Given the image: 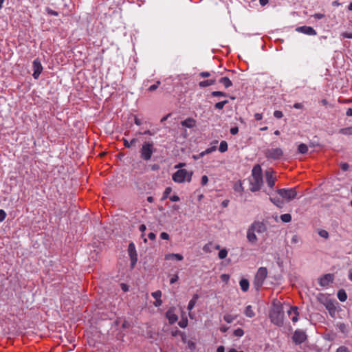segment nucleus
Instances as JSON below:
<instances>
[{
  "mask_svg": "<svg viewBox=\"0 0 352 352\" xmlns=\"http://www.w3.org/2000/svg\"><path fill=\"white\" fill-rule=\"evenodd\" d=\"M250 181V190L252 192L258 191L263 184V175H262V169L259 164L255 165L252 170V175L249 179Z\"/></svg>",
  "mask_w": 352,
  "mask_h": 352,
  "instance_id": "f257e3e1",
  "label": "nucleus"
},
{
  "mask_svg": "<svg viewBox=\"0 0 352 352\" xmlns=\"http://www.w3.org/2000/svg\"><path fill=\"white\" fill-rule=\"evenodd\" d=\"M266 231L267 226L264 223L261 221H254L248 229L247 239L250 243L255 244L258 241L256 233L259 234H263Z\"/></svg>",
  "mask_w": 352,
  "mask_h": 352,
  "instance_id": "f03ea898",
  "label": "nucleus"
},
{
  "mask_svg": "<svg viewBox=\"0 0 352 352\" xmlns=\"http://www.w3.org/2000/svg\"><path fill=\"white\" fill-rule=\"evenodd\" d=\"M156 151V148L152 141H146L143 142L140 150V157L144 161H148L151 159L153 153Z\"/></svg>",
  "mask_w": 352,
  "mask_h": 352,
  "instance_id": "7ed1b4c3",
  "label": "nucleus"
},
{
  "mask_svg": "<svg viewBox=\"0 0 352 352\" xmlns=\"http://www.w3.org/2000/svg\"><path fill=\"white\" fill-rule=\"evenodd\" d=\"M271 322L274 324L282 327L284 323V311L280 305L275 306L270 312Z\"/></svg>",
  "mask_w": 352,
  "mask_h": 352,
  "instance_id": "20e7f679",
  "label": "nucleus"
},
{
  "mask_svg": "<svg viewBox=\"0 0 352 352\" xmlns=\"http://www.w3.org/2000/svg\"><path fill=\"white\" fill-rule=\"evenodd\" d=\"M192 176V172H188L186 169H179L173 175V180L177 183H182L185 180L190 182Z\"/></svg>",
  "mask_w": 352,
  "mask_h": 352,
  "instance_id": "39448f33",
  "label": "nucleus"
},
{
  "mask_svg": "<svg viewBox=\"0 0 352 352\" xmlns=\"http://www.w3.org/2000/svg\"><path fill=\"white\" fill-rule=\"evenodd\" d=\"M267 270L266 267H261L258 268L254 281V286L256 287L257 289L263 285L264 280L267 277Z\"/></svg>",
  "mask_w": 352,
  "mask_h": 352,
  "instance_id": "423d86ee",
  "label": "nucleus"
},
{
  "mask_svg": "<svg viewBox=\"0 0 352 352\" xmlns=\"http://www.w3.org/2000/svg\"><path fill=\"white\" fill-rule=\"evenodd\" d=\"M277 193L283 198L289 201L297 196L296 188H279L276 190Z\"/></svg>",
  "mask_w": 352,
  "mask_h": 352,
  "instance_id": "0eeeda50",
  "label": "nucleus"
},
{
  "mask_svg": "<svg viewBox=\"0 0 352 352\" xmlns=\"http://www.w3.org/2000/svg\"><path fill=\"white\" fill-rule=\"evenodd\" d=\"M283 155V151L280 148H267L265 151V156L267 159L279 160Z\"/></svg>",
  "mask_w": 352,
  "mask_h": 352,
  "instance_id": "6e6552de",
  "label": "nucleus"
},
{
  "mask_svg": "<svg viewBox=\"0 0 352 352\" xmlns=\"http://www.w3.org/2000/svg\"><path fill=\"white\" fill-rule=\"evenodd\" d=\"M265 181L270 188L273 189L276 181V173L271 170L265 172Z\"/></svg>",
  "mask_w": 352,
  "mask_h": 352,
  "instance_id": "1a4fd4ad",
  "label": "nucleus"
},
{
  "mask_svg": "<svg viewBox=\"0 0 352 352\" xmlns=\"http://www.w3.org/2000/svg\"><path fill=\"white\" fill-rule=\"evenodd\" d=\"M129 256L131 259V265L132 267H134L138 261V254L135 250V244L131 242L129 243L128 247Z\"/></svg>",
  "mask_w": 352,
  "mask_h": 352,
  "instance_id": "9d476101",
  "label": "nucleus"
},
{
  "mask_svg": "<svg viewBox=\"0 0 352 352\" xmlns=\"http://www.w3.org/2000/svg\"><path fill=\"white\" fill-rule=\"evenodd\" d=\"M32 68L34 71L32 76L34 79H38L43 71V66L39 58H37L34 60L32 63Z\"/></svg>",
  "mask_w": 352,
  "mask_h": 352,
  "instance_id": "9b49d317",
  "label": "nucleus"
},
{
  "mask_svg": "<svg viewBox=\"0 0 352 352\" xmlns=\"http://www.w3.org/2000/svg\"><path fill=\"white\" fill-rule=\"evenodd\" d=\"M292 339L296 344H300L306 340L307 335L305 332L302 330H296L293 335Z\"/></svg>",
  "mask_w": 352,
  "mask_h": 352,
  "instance_id": "f8f14e48",
  "label": "nucleus"
},
{
  "mask_svg": "<svg viewBox=\"0 0 352 352\" xmlns=\"http://www.w3.org/2000/svg\"><path fill=\"white\" fill-rule=\"evenodd\" d=\"M175 307H170L166 313V317L168 318L170 324L176 322L178 320L177 316L175 314Z\"/></svg>",
  "mask_w": 352,
  "mask_h": 352,
  "instance_id": "ddd939ff",
  "label": "nucleus"
},
{
  "mask_svg": "<svg viewBox=\"0 0 352 352\" xmlns=\"http://www.w3.org/2000/svg\"><path fill=\"white\" fill-rule=\"evenodd\" d=\"M333 280V275L331 274H326L319 279V284L322 287H326Z\"/></svg>",
  "mask_w": 352,
  "mask_h": 352,
  "instance_id": "4468645a",
  "label": "nucleus"
},
{
  "mask_svg": "<svg viewBox=\"0 0 352 352\" xmlns=\"http://www.w3.org/2000/svg\"><path fill=\"white\" fill-rule=\"evenodd\" d=\"M287 314L291 316L293 322H296L298 320L299 312L297 307H291L287 311Z\"/></svg>",
  "mask_w": 352,
  "mask_h": 352,
  "instance_id": "2eb2a0df",
  "label": "nucleus"
},
{
  "mask_svg": "<svg viewBox=\"0 0 352 352\" xmlns=\"http://www.w3.org/2000/svg\"><path fill=\"white\" fill-rule=\"evenodd\" d=\"M298 32H302L307 35H316V31L310 26H300L296 28Z\"/></svg>",
  "mask_w": 352,
  "mask_h": 352,
  "instance_id": "dca6fc26",
  "label": "nucleus"
},
{
  "mask_svg": "<svg viewBox=\"0 0 352 352\" xmlns=\"http://www.w3.org/2000/svg\"><path fill=\"white\" fill-rule=\"evenodd\" d=\"M339 331L342 333L345 337L351 336L352 330L349 329L346 324L344 323H339L337 324Z\"/></svg>",
  "mask_w": 352,
  "mask_h": 352,
  "instance_id": "f3484780",
  "label": "nucleus"
},
{
  "mask_svg": "<svg viewBox=\"0 0 352 352\" xmlns=\"http://www.w3.org/2000/svg\"><path fill=\"white\" fill-rule=\"evenodd\" d=\"M335 304L336 302L332 300H328L325 303V307L331 316H333L336 311V307Z\"/></svg>",
  "mask_w": 352,
  "mask_h": 352,
  "instance_id": "a211bd4d",
  "label": "nucleus"
},
{
  "mask_svg": "<svg viewBox=\"0 0 352 352\" xmlns=\"http://www.w3.org/2000/svg\"><path fill=\"white\" fill-rule=\"evenodd\" d=\"M181 124L187 128H192L195 125V120L193 118H187L182 121Z\"/></svg>",
  "mask_w": 352,
  "mask_h": 352,
  "instance_id": "6ab92c4d",
  "label": "nucleus"
},
{
  "mask_svg": "<svg viewBox=\"0 0 352 352\" xmlns=\"http://www.w3.org/2000/svg\"><path fill=\"white\" fill-rule=\"evenodd\" d=\"M337 296L341 302H345L347 299V294L344 289L338 290Z\"/></svg>",
  "mask_w": 352,
  "mask_h": 352,
  "instance_id": "aec40b11",
  "label": "nucleus"
},
{
  "mask_svg": "<svg viewBox=\"0 0 352 352\" xmlns=\"http://www.w3.org/2000/svg\"><path fill=\"white\" fill-rule=\"evenodd\" d=\"M219 82L223 85L225 88H229L232 86V81L229 79L228 77H223L221 78L219 80Z\"/></svg>",
  "mask_w": 352,
  "mask_h": 352,
  "instance_id": "412c9836",
  "label": "nucleus"
},
{
  "mask_svg": "<svg viewBox=\"0 0 352 352\" xmlns=\"http://www.w3.org/2000/svg\"><path fill=\"white\" fill-rule=\"evenodd\" d=\"M198 298H199L198 294L193 295L192 299L189 301L188 305V309L189 311H191L194 308Z\"/></svg>",
  "mask_w": 352,
  "mask_h": 352,
  "instance_id": "4be33fe9",
  "label": "nucleus"
},
{
  "mask_svg": "<svg viewBox=\"0 0 352 352\" xmlns=\"http://www.w3.org/2000/svg\"><path fill=\"white\" fill-rule=\"evenodd\" d=\"M239 285L243 292H247L248 290L250 284L247 279H241L239 282Z\"/></svg>",
  "mask_w": 352,
  "mask_h": 352,
  "instance_id": "5701e85b",
  "label": "nucleus"
},
{
  "mask_svg": "<svg viewBox=\"0 0 352 352\" xmlns=\"http://www.w3.org/2000/svg\"><path fill=\"white\" fill-rule=\"evenodd\" d=\"M216 80L214 79H209L201 81L199 83L200 87H206L210 85H212L215 83Z\"/></svg>",
  "mask_w": 352,
  "mask_h": 352,
  "instance_id": "b1692460",
  "label": "nucleus"
},
{
  "mask_svg": "<svg viewBox=\"0 0 352 352\" xmlns=\"http://www.w3.org/2000/svg\"><path fill=\"white\" fill-rule=\"evenodd\" d=\"M270 200L272 203H273L275 206H276L278 208H282L283 205V202L278 197H270Z\"/></svg>",
  "mask_w": 352,
  "mask_h": 352,
  "instance_id": "393cba45",
  "label": "nucleus"
},
{
  "mask_svg": "<svg viewBox=\"0 0 352 352\" xmlns=\"http://www.w3.org/2000/svg\"><path fill=\"white\" fill-rule=\"evenodd\" d=\"M173 258H175V259L177 260V261H182V260H183L184 257L180 254H174V253L169 254H167L166 256V260L173 259Z\"/></svg>",
  "mask_w": 352,
  "mask_h": 352,
  "instance_id": "a878e982",
  "label": "nucleus"
},
{
  "mask_svg": "<svg viewBox=\"0 0 352 352\" xmlns=\"http://www.w3.org/2000/svg\"><path fill=\"white\" fill-rule=\"evenodd\" d=\"M244 314H245V316L248 318H252L254 316L255 314L252 309V307L251 305H248L246 307H245V311H244Z\"/></svg>",
  "mask_w": 352,
  "mask_h": 352,
  "instance_id": "bb28decb",
  "label": "nucleus"
},
{
  "mask_svg": "<svg viewBox=\"0 0 352 352\" xmlns=\"http://www.w3.org/2000/svg\"><path fill=\"white\" fill-rule=\"evenodd\" d=\"M339 133L345 135H352V126L340 129L339 130Z\"/></svg>",
  "mask_w": 352,
  "mask_h": 352,
  "instance_id": "cd10ccee",
  "label": "nucleus"
},
{
  "mask_svg": "<svg viewBox=\"0 0 352 352\" xmlns=\"http://www.w3.org/2000/svg\"><path fill=\"white\" fill-rule=\"evenodd\" d=\"M298 151L301 154H305L308 151V147L305 144L301 143L298 145Z\"/></svg>",
  "mask_w": 352,
  "mask_h": 352,
  "instance_id": "c85d7f7f",
  "label": "nucleus"
},
{
  "mask_svg": "<svg viewBox=\"0 0 352 352\" xmlns=\"http://www.w3.org/2000/svg\"><path fill=\"white\" fill-rule=\"evenodd\" d=\"M137 140H138L136 138H133L130 142H129L127 140L124 139V145L126 148H130L131 146H134Z\"/></svg>",
  "mask_w": 352,
  "mask_h": 352,
  "instance_id": "c756f323",
  "label": "nucleus"
},
{
  "mask_svg": "<svg viewBox=\"0 0 352 352\" xmlns=\"http://www.w3.org/2000/svg\"><path fill=\"white\" fill-rule=\"evenodd\" d=\"M280 218L281 221L284 223H289L292 221V216L290 214L288 213L281 214Z\"/></svg>",
  "mask_w": 352,
  "mask_h": 352,
  "instance_id": "7c9ffc66",
  "label": "nucleus"
},
{
  "mask_svg": "<svg viewBox=\"0 0 352 352\" xmlns=\"http://www.w3.org/2000/svg\"><path fill=\"white\" fill-rule=\"evenodd\" d=\"M228 143L226 141H221L219 147V151L221 153H224L228 150Z\"/></svg>",
  "mask_w": 352,
  "mask_h": 352,
  "instance_id": "2f4dec72",
  "label": "nucleus"
},
{
  "mask_svg": "<svg viewBox=\"0 0 352 352\" xmlns=\"http://www.w3.org/2000/svg\"><path fill=\"white\" fill-rule=\"evenodd\" d=\"M228 103V100H223V101H221V102H217L215 104H214V107L215 109H222L224 106Z\"/></svg>",
  "mask_w": 352,
  "mask_h": 352,
  "instance_id": "473e14b6",
  "label": "nucleus"
},
{
  "mask_svg": "<svg viewBox=\"0 0 352 352\" xmlns=\"http://www.w3.org/2000/svg\"><path fill=\"white\" fill-rule=\"evenodd\" d=\"M235 318H236V316H234L230 315V314H226V315L223 316V319H224V320H225L227 323H231V322H232Z\"/></svg>",
  "mask_w": 352,
  "mask_h": 352,
  "instance_id": "72a5a7b5",
  "label": "nucleus"
},
{
  "mask_svg": "<svg viewBox=\"0 0 352 352\" xmlns=\"http://www.w3.org/2000/svg\"><path fill=\"white\" fill-rule=\"evenodd\" d=\"M211 95L214 97L227 96V94L220 91H214L211 93Z\"/></svg>",
  "mask_w": 352,
  "mask_h": 352,
  "instance_id": "f704fd0d",
  "label": "nucleus"
},
{
  "mask_svg": "<svg viewBox=\"0 0 352 352\" xmlns=\"http://www.w3.org/2000/svg\"><path fill=\"white\" fill-rule=\"evenodd\" d=\"M228 255V251L226 250V249H222L219 251V258L220 259H223L225 258Z\"/></svg>",
  "mask_w": 352,
  "mask_h": 352,
  "instance_id": "c9c22d12",
  "label": "nucleus"
},
{
  "mask_svg": "<svg viewBox=\"0 0 352 352\" xmlns=\"http://www.w3.org/2000/svg\"><path fill=\"white\" fill-rule=\"evenodd\" d=\"M234 335L236 337H242L244 335V331L241 328H238L234 331Z\"/></svg>",
  "mask_w": 352,
  "mask_h": 352,
  "instance_id": "e433bc0d",
  "label": "nucleus"
},
{
  "mask_svg": "<svg viewBox=\"0 0 352 352\" xmlns=\"http://www.w3.org/2000/svg\"><path fill=\"white\" fill-rule=\"evenodd\" d=\"M216 149H217V146H213L206 148L205 151H202V153H203L204 155H208V154L211 153L212 152L216 151Z\"/></svg>",
  "mask_w": 352,
  "mask_h": 352,
  "instance_id": "4c0bfd02",
  "label": "nucleus"
},
{
  "mask_svg": "<svg viewBox=\"0 0 352 352\" xmlns=\"http://www.w3.org/2000/svg\"><path fill=\"white\" fill-rule=\"evenodd\" d=\"M170 192H171V188L170 187L166 188L163 193L162 200H164V199H167L168 197V195L170 193Z\"/></svg>",
  "mask_w": 352,
  "mask_h": 352,
  "instance_id": "58836bf2",
  "label": "nucleus"
},
{
  "mask_svg": "<svg viewBox=\"0 0 352 352\" xmlns=\"http://www.w3.org/2000/svg\"><path fill=\"white\" fill-rule=\"evenodd\" d=\"M178 325L181 327V328H185L187 327L188 325V319L186 318L185 319H182V320H180L179 322H178Z\"/></svg>",
  "mask_w": 352,
  "mask_h": 352,
  "instance_id": "ea45409f",
  "label": "nucleus"
},
{
  "mask_svg": "<svg viewBox=\"0 0 352 352\" xmlns=\"http://www.w3.org/2000/svg\"><path fill=\"white\" fill-rule=\"evenodd\" d=\"M45 10H46L47 13L50 15L55 16H58V12L53 10L52 9H51L50 8H46Z\"/></svg>",
  "mask_w": 352,
  "mask_h": 352,
  "instance_id": "a19ab883",
  "label": "nucleus"
},
{
  "mask_svg": "<svg viewBox=\"0 0 352 352\" xmlns=\"http://www.w3.org/2000/svg\"><path fill=\"white\" fill-rule=\"evenodd\" d=\"M160 81H157L155 84L154 85H151L148 88V91H155V89H157L158 86L160 85Z\"/></svg>",
  "mask_w": 352,
  "mask_h": 352,
  "instance_id": "79ce46f5",
  "label": "nucleus"
},
{
  "mask_svg": "<svg viewBox=\"0 0 352 352\" xmlns=\"http://www.w3.org/2000/svg\"><path fill=\"white\" fill-rule=\"evenodd\" d=\"M318 234L322 237V238H324V239H327L329 237V233L327 231H326L325 230H320L319 232H318Z\"/></svg>",
  "mask_w": 352,
  "mask_h": 352,
  "instance_id": "37998d69",
  "label": "nucleus"
},
{
  "mask_svg": "<svg viewBox=\"0 0 352 352\" xmlns=\"http://www.w3.org/2000/svg\"><path fill=\"white\" fill-rule=\"evenodd\" d=\"M152 296L155 298L156 300L157 299H160L161 296H162V292L161 291L158 290V291H156L155 292H153L151 294Z\"/></svg>",
  "mask_w": 352,
  "mask_h": 352,
  "instance_id": "c03bdc74",
  "label": "nucleus"
},
{
  "mask_svg": "<svg viewBox=\"0 0 352 352\" xmlns=\"http://www.w3.org/2000/svg\"><path fill=\"white\" fill-rule=\"evenodd\" d=\"M212 243H208L207 244H206L204 247H203V250L204 252H211V246H212Z\"/></svg>",
  "mask_w": 352,
  "mask_h": 352,
  "instance_id": "a18cd8bd",
  "label": "nucleus"
},
{
  "mask_svg": "<svg viewBox=\"0 0 352 352\" xmlns=\"http://www.w3.org/2000/svg\"><path fill=\"white\" fill-rule=\"evenodd\" d=\"M274 116L276 118L280 119L283 116V113L281 111L276 110L274 112Z\"/></svg>",
  "mask_w": 352,
  "mask_h": 352,
  "instance_id": "49530a36",
  "label": "nucleus"
},
{
  "mask_svg": "<svg viewBox=\"0 0 352 352\" xmlns=\"http://www.w3.org/2000/svg\"><path fill=\"white\" fill-rule=\"evenodd\" d=\"M6 215V212L3 210L0 209V222L5 220Z\"/></svg>",
  "mask_w": 352,
  "mask_h": 352,
  "instance_id": "de8ad7c7",
  "label": "nucleus"
},
{
  "mask_svg": "<svg viewBox=\"0 0 352 352\" xmlns=\"http://www.w3.org/2000/svg\"><path fill=\"white\" fill-rule=\"evenodd\" d=\"M340 168L343 171H346L349 168V165L346 162H343L340 164Z\"/></svg>",
  "mask_w": 352,
  "mask_h": 352,
  "instance_id": "09e8293b",
  "label": "nucleus"
},
{
  "mask_svg": "<svg viewBox=\"0 0 352 352\" xmlns=\"http://www.w3.org/2000/svg\"><path fill=\"white\" fill-rule=\"evenodd\" d=\"M208 177H207L206 175H203V176L201 177V185H202V186H205V185H206V184H207V183H208Z\"/></svg>",
  "mask_w": 352,
  "mask_h": 352,
  "instance_id": "8fccbe9b",
  "label": "nucleus"
},
{
  "mask_svg": "<svg viewBox=\"0 0 352 352\" xmlns=\"http://www.w3.org/2000/svg\"><path fill=\"white\" fill-rule=\"evenodd\" d=\"M336 352H350L349 350L344 346H340L338 349H337Z\"/></svg>",
  "mask_w": 352,
  "mask_h": 352,
  "instance_id": "3c124183",
  "label": "nucleus"
},
{
  "mask_svg": "<svg viewBox=\"0 0 352 352\" xmlns=\"http://www.w3.org/2000/svg\"><path fill=\"white\" fill-rule=\"evenodd\" d=\"M234 190L237 192H242L243 191V187L241 184H239V185L236 184L234 186Z\"/></svg>",
  "mask_w": 352,
  "mask_h": 352,
  "instance_id": "603ef678",
  "label": "nucleus"
},
{
  "mask_svg": "<svg viewBox=\"0 0 352 352\" xmlns=\"http://www.w3.org/2000/svg\"><path fill=\"white\" fill-rule=\"evenodd\" d=\"M149 167H150L151 170H153V171L158 170L160 168V165L157 164L150 165Z\"/></svg>",
  "mask_w": 352,
  "mask_h": 352,
  "instance_id": "864d4df0",
  "label": "nucleus"
},
{
  "mask_svg": "<svg viewBox=\"0 0 352 352\" xmlns=\"http://www.w3.org/2000/svg\"><path fill=\"white\" fill-rule=\"evenodd\" d=\"M239 132V128L237 126L232 127L230 129V133L232 135H236Z\"/></svg>",
  "mask_w": 352,
  "mask_h": 352,
  "instance_id": "5fc2aeb1",
  "label": "nucleus"
},
{
  "mask_svg": "<svg viewBox=\"0 0 352 352\" xmlns=\"http://www.w3.org/2000/svg\"><path fill=\"white\" fill-rule=\"evenodd\" d=\"M179 279V276L176 274V275H174L170 280V284H174L175 283H176Z\"/></svg>",
  "mask_w": 352,
  "mask_h": 352,
  "instance_id": "6e6d98bb",
  "label": "nucleus"
},
{
  "mask_svg": "<svg viewBox=\"0 0 352 352\" xmlns=\"http://www.w3.org/2000/svg\"><path fill=\"white\" fill-rule=\"evenodd\" d=\"M199 76L202 78H208L210 76V73L208 72H202L199 74Z\"/></svg>",
  "mask_w": 352,
  "mask_h": 352,
  "instance_id": "4d7b16f0",
  "label": "nucleus"
},
{
  "mask_svg": "<svg viewBox=\"0 0 352 352\" xmlns=\"http://www.w3.org/2000/svg\"><path fill=\"white\" fill-rule=\"evenodd\" d=\"M160 237L164 240H168L169 239V235L166 232H162L160 234Z\"/></svg>",
  "mask_w": 352,
  "mask_h": 352,
  "instance_id": "13d9d810",
  "label": "nucleus"
},
{
  "mask_svg": "<svg viewBox=\"0 0 352 352\" xmlns=\"http://www.w3.org/2000/svg\"><path fill=\"white\" fill-rule=\"evenodd\" d=\"M292 243H297L299 241V237L297 235H294L291 240Z\"/></svg>",
  "mask_w": 352,
  "mask_h": 352,
  "instance_id": "bf43d9fd",
  "label": "nucleus"
},
{
  "mask_svg": "<svg viewBox=\"0 0 352 352\" xmlns=\"http://www.w3.org/2000/svg\"><path fill=\"white\" fill-rule=\"evenodd\" d=\"M169 199L171 201H179V197L177 195H172V196L169 197Z\"/></svg>",
  "mask_w": 352,
  "mask_h": 352,
  "instance_id": "052dcab7",
  "label": "nucleus"
},
{
  "mask_svg": "<svg viewBox=\"0 0 352 352\" xmlns=\"http://www.w3.org/2000/svg\"><path fill=\"white\" fill-rule=\"evenodd\" d=\"M204 155L203 154L202 152H201L200 153H199L198 155H195L192 156L193 159L194 160H199L200 158L203 157Z\"/></svg>",
  "mask_w": 352,
  "mask_h": 352,
  "instance_id": "680f3d73",
  "label": "nucleus"
},
{
  "mask_svg": "<svg viewBox=\"0 0 352 352\" xmlns=\"http://www.w3.org/2000/svg\"><path fill=\"white\" fill-rule=\"evenodd\" d=\"M254 118L256 120H261L263 118V116L261 113H256L254 114Z\"/></svg>",
  "mask_w": 352,
  "mask_h": 352,
  "instance_id": "e2e57ef3",
  "label": "nucleus"
},
{
  "mask_svg": "<svg viewBox=\"0 0 352 352\" xmlns=\"http://www.w3.org/2000/svg\"><path fill=\"white\" fill-rule=\"evenodd\" d=\"M134 122L138 126H140L142 124V121L136 116H135Z\"/></svg>",
  "mask_w": 352,
  "mask_h": 352,
  "instance_id": "0e129e2a",
  "label": "nucleus"
},
{
  "mask_svg": "<svg viewBox=\"0 0 352 352\" xmlns=\"http://www.w3.org/2000/svg\"><path fill=\"white\" fill-rule=\"evenodd\" d=\"M221 278L223 281H228L229 280L230 276L228 274H222L221 276Z\"/></svg>",
  "mask_w": 352,
  "mask_h": 352,
  "instance_id": "69168bd1",
  "label": "nucleus"
},
{
  "mask_svg": "<svg viewBox=\"0 0 352 352\" xmlns=\"http://www.w3.org/2000/svg\"><path fill=\"white\" fill-rule=\"evenodd\" d=\"M343 37L347 38H352V33L344 32L342 34Z\"/></svg>",
  "mask_w": 352,
  "mask_h": 352,
  "instance_id": "338daca9",
  "label": "nucleus"
},
{
  "mask_svg": "<svg viewBox=\"0 0 352 352\" xmlns=\"http://www.w3.org/2000/svg\"><path fill=\"white\" fill-rule=\"evenodd\" d=\"M224 351H225V348L223 346H218V348L217 349V352H224Z\"/></svg>",
  "mask_w": 352,
  "mask_h": 352,
  "instance_id": "774afa93",
  "label": "nucleus"
}]
</instances>
